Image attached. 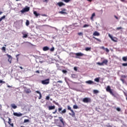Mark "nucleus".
I'll use <instances>...</instances> for the list:
<instances>
[{
	"mask_svg": "<svg viewBox=\"0 0 127 127\" xmlns=\"http://www.w3.org/2000/svg\"><path fill=\"white\" fill-rule=\"evenodd\" d=\"M108 62H109L108 60L105 59L102 63H97V65H99L100 66H104V65H108Z\"/></svg>",
	"mask_w": 127,
	"mask_h": 127,
	"instance_id": "obj_1",
	"label": "nucleus"
},
{
	"mask_svg": "<svg viewBox=\"0 0 127 127\" xmlns=\"http://www.w3.org/2000/svg\"><path fill=\"white\" fill-rule=\"evenodd\" d=\"M67 109L69 111H70V112L72 113H69V116H71L72 118H75V112H74V111H73V110L71 109V107H70V106L69 105L67 106Z\"/></svg>",
	"mask_w": 127,
	"mask_h": 127,
	"instance_id": "obj_2",
	"label": "nucleus"
},
{
	"mask_svg": "<svg viewBox=\"0 0 127 127\" xmlns=\"http://www.w3.org/2000/svg\"><path fill=\"white\" fill-rule=\"evenodd\" d=\"M30 7H27V6H26L25 8H24L22 10L20 11L21 13H24V12H27L29 10H30Z\"/></svg>",
	"mask_w": 127,
	"mask_h": 127,
	"instance_id": "obj_3",
	"label": "nucleus"
},
{
	"mask_svg": "<svg viewBox=\"0 0 127 127\" xmlns=\"http://www.w3.org/2000/svg\"><path fill=\"white\" fill-rule=\"evenodd\" d=\"M106 91L107 92H109L111 94V95L115 96V94L114 93V92H113L112 89H111V87L110 86H107Z\"/></svg>",
	"mask_w": 127,
	"mask_h": 127,
	"instance_id": "obj_4",
	"label": "nucleus"
},
{
	"mask_svg": "<svg viewBox=\"0 0 127 127\" xmlns=\"http://www.w3.org/2000/svg\"><path fill=\"white\" fill-rule=\"evenodd\" d=\"M76 56L75 58H80L79 57H82V56H85V54L82 53H77L74 54Z\"/></svg>",
	"mask_w": 127,
	"mask_h": 127,
	"instance_id": "obj_5",
	"label": "nucleus"
},
{
	"mask_svg": "<svg viewBox=\"0 0 127 127\" xmlns=\"http://www.w3.org/2000/svg\"><path fill=\"white\" fill-rule=\"evenodd\" d=\"M108 36L110 37V38H111L112 41H114V42H118V38L116 37H113V36L111 35L110 34H108Z\"/></svg>",
	"mask_w": 127,
	"mask_h": 127,
	"instance_id": "obj_6",
	"label": "nucleus"
},
{
	"mask_svg": "<svg viewBox=\"0 0 127 127\" xmlns=\"http://www.w3.org/2000/svg\"><path fill=\"white\" fill-rule=\"evenodd\" d=\"M49 79L48 78L47 79L42 80L41 83L43 84V85H48L49 84Z\"/></svg>",
	"mask_w": 127,
	"mask_h": 127,
	"instance_id": "obj_7",
	"label": "nucleus"
},
{
	"mask_svg": "<svg viewBox=\"0 0 127 127\" xmlns=\"http://www.w3.org/2000/svg\"><path fill=\"white\" fill-rule=\"evenodd\" d=\"M82 101L83 103H90L91 102V98L88 97L84 98L83 99Z\"/></svg>",
	"mask_w": 127,
	"mask_h": 127,
	"instance_id": "obj_8",
	"label": "nucleus"
},
{
	"mask_svg": "<svg viewBox=\"0 0 127 127\" xmlns=\"http://www.w3.org/2000/svg\"><path fill=\"white\" fill-rule=\"evenodd\" d=\"M57 5H58L60 7L62 6H65V4L63 2H59L57 3Z\"/></svg>",
	"mask_w": 127,
	"mask_h": 127,
	"instance_id": "obj_9",
	"label": "nucleus"
},
{
	"mask_svg": "<svg viewBox=\"0 0 127 127\" xmlns=\"http://www.w3.org/2000/svg\"><path fill=\"white\" fill-rule=\"evenodd\" d=\"M6 55V56H7V57L8 58V62H9L10 64H11V61L12 60V57H11V56L7 54Z\"/></svg>",
	"mask_w": 127,
	"mask_h": 127,
	"instance_id": "obj_10",
	"label": "nucleus"
},
{
	"mask_svg": "<svg viewBox=\"0 0 127 127\" xmlns=\"http://www.w3.org/2000/svg\"><path fill=\"white\" fill-rule=\"evenodd\" d=\"M59 119H60V122L62 123V125L64 127V126H65V121H64V119L62 117H59Z\"/></svg>",
	"mask_w": 127,
	"mask_h": 127,
	"instance_id": "obj_11",
	"label": "nucleus"
},
{
	"mask_svg": "<svg viewBox=\"0 0 127 127\" xmlns=\"http://www.w3.org/2000/svg\"><path fill=\"white\" fill-rule=\"evenodd\" d=\"M85 83L86 84H88V85H93L94 84H95V83L94 82V81H92V80H88L85 81Z\"/></svg>",
	"mask_w": 127,
	"mask_h": 127,
	"instance_id": "obj_12",
	"label": "nucleus"
},
{
	"mask_svg": "<svg viewBox=\"0 0 127 127\" xmlns=\"http://www.w3.org/2000/svg\"><path fill=\"white\" fill-rule=\"evenodd\" d=\"M24 93H25L26 94H29V93H31V90H30V89H26L24 91Z\"/></svg>",
	"mask_w": 127,
	"mask_h": 127,
	"instance_id": "obj_13",
	"label": "nucleus"
},
{
	"mask_svg": "<svg viewBox=\"0 0 127 127\" xmlns=\"http://www.w3.org/2000/svg\"><path fill=\"white\" fill-rule=\"evenodd\" d=\"M55 106H49L48 107V110L49 111H51L52 110H55Z\"/></svg>",
	"mask_w": 127,
	"mask_h": 127,
	"instance_id": "obj_14",
	"label": "nucleus"
},
{
	"mask_svg": "<svg viewBox=\"0 0 127 127\" xmlns=\"http://www.w3.org/2000/svg\"><path fill=\"white\" fill-rule=\"evenodd\" d=\"M13 115L15 117H21L22 116V114L21 113L18 114L17 113H13Z\"/></svg>",
	"mask_w": 127,
	"mask_h": 127,
	"instance_id": "obj_15",
	"label": "nucleus"
},
{
	"mask_svg": "<svg viewBox=\"0 0 127 127\" xmlns=\"http://www.w3.org/2000/svg\"><path fill=\"white\" fill-rule=\"evenodd\" d=\"M22 34L23 35V36H22L23 38H27V37H28V33L25 34L24 33L22 32Z\"/></svg>",
	"mask_w": 127,
	"mask_h": 127,
	"instance_id": "obj_16",
	"label": "nucleus"
},
{
	"mask_svg": "<svg viewBox=\"0 0 127 127\" xmlns=\"http://www.w3.org/2000/svg\"><path fill=\"white\" fill-rule=\"evenodd\" d=\"M36 93L39 94V100L41 99V98H42V95H41V93L40 92V91H36Z\"/></svg>",
	"mask_w": 127,
	"mask_h": 127,
	"instance_id": "obj_17",
	"label": "nucleus"
},
{
	"mask_svg": "<svg viewBox=\"0 0 127 127\" xmlns=\"http://www.w3.org/2000/svg\"><path fill=\"white\" fill-rule=\"evenodd\" d=\"M93 35L94 36H100V33L97 31H95L94 33H93Z\"/></svg>",
	"mask_w": 127,
	"mask_h": 127,
	"instance_id": "obj_18",
	"label": "nucleus"
},
{
	"mask_svg": "<svg viewBox=\"0 0 127 127\" xmlns=\"http://www.w3.org/2000/svg\"><path fill=\"white\" fill-rule=\"evenodd\" d=\"M95 16H96V14L95 13H93L90 17L91 20H94V17H95Z\"/></svg>",
	"mask_w": 127,
	"mask_h": 127,
	"instance_id": "obj_19",
	"label": "nucleus"
},
{
	"mask_svg": "<svg viewBox=\"0 0 127 127\" xmlns=\"http://www.w3.org/2000/svg\"><path fill=\"white\" fill-rule=\"evenodd\" d=\"M43 51H48V50H49V47L47 46L44 47L43 48Z\"/></svg>",
	"mask_w": 127,
	"mask_h": 127,
	"instance_id": "obj_20",
	"label": "nucleus"
},
{
	"mask_svg": "<svg viewBox=\"0 0 127 127\" xmlns=\"http://www.w3.org/2000/svg\"><path fill=\"white\" fill-rule=\"evenodd\" d=\"M59 13H60L61 14H68L67 12L63 11H61L59 12Z\"/></svg>",
	"mask_w": 127,
	"mask_h": 127,
	"instance_id": "obj_21",
	"label": "nucleus"
},
{
	"mask_svg": "<svg viewBox=\"0 0 127 127\" xmlns=\"http://www.w3.org/2000/svg\"><path fill=\"white\" fill-rule=\"evenodd\" d=\"M33 13L36 17H37L39 15H40V14L37 13V12L36 11H34Z\"/></svg>",
	"mask_w": 127,
	"mask_h": 127,
	"instance_id": "obj_22",
	"label": "nucleus"
},
{
	"mask_svg": "<svg viewBox=\"0 0 127 127\" xmlns=\"http://www.w3.org/2000/svg\"><path fill=\"white\" fill-rule=\"evenodd\" d=\"M11 107L13 109H16V108H17V106H16V105H15V104H11Z\"/></svg>",
	"mask_w": 127,
	"mask_h": 127,
	"instance_id": "obj_23",
	"label": "nucleus"
},
{
	"mask_svg": "<svg viewBox=\"0 0 127 127\" xmlns=\"http://www.w3.org/2000/svg\"><path fill=\"white\" fill-rule=\"evenodd\" d=\"M94 81H95V82H97V83H99L100 82V78L97 77L95 78Z\"/></svg>",
	"mask_w": 127,
	"mask_h": 127,
	"instance_id": "obj_24",
	"label": "nucleus"
},
{
	"mask_svg": "<svg viewBox=\"0 0 127 127\" xmlns=\"http://www.w3.org/2000/svg\"><path fill=\"white\" fill-rule=\"evenodd\" d=\"M85 51H91V47H86L85 49Z\"/></svg>",
	"mask_w": 127,
	"mask_h": 127,
	"instance_id": "obj_25",
	"label": "nucleus"
},
{
	"mask_svg": "<svg viewBox=\"0 0 127 127\" xmlns=\"http://www.w3.org/2000/svg\"><path fill=\"white\" fill-rule=\"evenodd\" d=\"M62 1H64V2H65L66 3H68L69 1H71V0H61Z\"/></svg>",
	"mask_w": 127,
	"mask_h": 127,
	"instance_id": "obj_26",
	"label": "nucleus"
},
{
	"mask_svg": "<svg viewBox=\"0 0 127 127\" xmlns=\"http://www.w3.org/2000/svg\"><path fill=\"white\" fill-rule=\"evenodd\" d=\"M53 103H54V104H55V105H56L57 106H58V107H60V105L59 103H58V102H56V101H53Z\"/></svg>",
	"mask_w": 127,
	"mask_h": 127,
	"instance_id": "obj_27",
	"label": "nucleus"
},
{
	"mask_svg": "<svg viewBox=\"0 0 127 127\" xmlns=\"http://www.w3.org/2000/svg\"><path fill=\"white\" fill-rule=\"evenodd\" d=\"M123 61H125V62L127 61V57H123L122 58Z\"/></svg>",
	"mask_w": 127,
	"mask_h": 127,
	"instance_id": "obj_28",
	"label": "nucleus"
},
{
	"mask_svg": "<svg viewBox=\"0 0 127 127\" xmlns=\"http://www.w3.org/2000/svg\"><path fill=\"white\" fill-rule=\"evenodd\" d=\"M4 18H5V15L2 16V17H1L0 18V21H1V20H2V19H4Z\"/></svg>",
	"mask_w": 127,
	"mask_h": 127,
	"instance_id": "obj_29",
	"label": "nucleus"
},
{
	"mask_svg": "<svg viewBox=\"0 0 127 127\" xmlns=\"http://www.w3.org/2000/svg\"><path fill=\"white\" fill-rule=\"evenodd\" d=\"M66 113V109H64L63 111L60 112V113L62 115V114H65Z\"/></svg>",
	"mask_w": 127,
	"mask_h": 127,
	"instance_id": "obj_30",
	"label": "nucleus"
},
{
	"mask_svg": "<svg viewBox=\"0 0 127 127\" xmlns=\"http://www.w3.org/2000/svg\"><path fill=\"white\" fill-rule=\"evenodd\" d=\"M26 25L27 26H28V25H29V21L28 20H26Z\"/></svg>",
	"mask_w": 127,
	"mask_h": 127,
	"instance_id": "obj_31",
	"label": "nucleus"
},
{
	"mask_svg": "<svg viewBox=\"0 0 127 127\" xmlns=\"http://www.w3.org/2000/svg\"><path fill=\"white\" fill-rule=\"evenodd\" d=\"M89 26H90V25H88V24H85L83 26V27L84 28H86V27H89Z\"/></svg>",
	"mask_w": 127,
	"mask_h": 127,
	"instance_id": "obj_32",
	"label": "nucleus"
},
{
	"mask_svg": "<svg viewBox=\"0 0 127 127\" xmlns=\"http://www.w3.org/2000/svg\"><path fill=\"white\" fill-rule=\"evenodd\" d=\"M93 38H94V39H96V40H97V41H99V42H100V41H101L100 39H98V38H96L95 37H93Z\"/></svg>",
	"mask_w": 127,
	"mask_h": 127,
	"instance_id": "obj_33",
	"label": "nucleus"
},
{
	"mask_svg": "<svg viewBox=\"0 0 127 127\" xmlns=\"http://www.w3.org/2000/svg\"><path fill=\"white\" fill-rule=\"evenodd\" d=\"M24 123H29V120L28 119H25L24 120Z\"/></svg>",
	"mask_w": 127,
	"mask_h": 127,
	"instance_id": "obj_34",
	"label": "nucleus"
},
{
	"mask_svg": "<svg viewBox=\"0 0 127 127\" xmlns=\"http://www.w3.org/2000/svg\"><path fill=\"white\" fill-rule=\"evenodd\" d=\"M8 124H9V125H10L11 124V119L10 118L8 119Z\"/></svg>",
	"mask_w": 127,
	"mask_h": 127,
	"instance_id": "obj_35",
	"label": "nucleus"
},
{
	"mask_svg": "<svg viewBox=\"0 0 127 127\" xmlns=\"http://www.w3.org/2000/svg\"><path fill=\"white\" fill-rule=\"evenodd\" d=\"M93 92H94V94H98V93H99V91H98L97 90H94Z\"/></svg>",
	"mask_w": 127,
	"mask_h": 127,
	"instance_id": "obj_36",
	"label": "nucleus"
},
{
	"mask_svg": "<svg viewBox=\"0 0 127 127\" xmlns=\"http://www.w3.org/2000/svg\"><path fill=\"white\" fill-rule=\"evenodd\" d=\"M61 111H62V107H61V108H58V112L59 113H60L61 112Z\"/></svg>",
	"mask_w": 127,
	"mask_h": 127,
	"instance_id": "obj_37",
	"label": "nucleus"
},
{
	"mask_svg": "<svg viewBox=\"0 0 127 127\" xmlns=\"http://www.w3.org/2000/svg\"><path fill=\"white\" fill-rule=\"evenodd\" d=\"M116 29L117 30H120V29H123V27H117Z\"/></svg>",
	"mask_w": 127,
	"mask_h": 127,
	"instance_id": "obj_38",
	"label": "nucleus"
},
{
	"mask_svg": "<svg viewBox=\"0 0 127 127\" xmlns=\"http://www.w3.org/2000/svg\"><path fill=\"white\" fill-rule=\"evenodd\" d=\"M73 109H78V106L77 105H74L73 107Z\"/></svg>",
	"mask_w": 127,
	"mask_h": 127,
	"instance_id": "obj_39",
	"label": "nucleus"
},
{
	"mask_svg": "<svg viewBox=\"0 0 127 127\" xmlns=\"http://www.w3.org/2000/svg\"><path fill=\"white\" fill-rule=\"evenodd\" d=\"M1 50H2V51H5V47H2L1 48Z\"/></svg>",
	"mask_w": 127,
	"mask_h": 127,
	"instance_id": "obj_40",
	"label": "nucleus"
},
{
	"mask_svg": "<svg viewBox=\"0 0 127 127\" xmlns=\"http://www.w3.org/2000/svg\"><path fill=\"white\" fill-rule=\"evenodd\" d=\"M78 35H79V36H82L83 33H82V32L78 33Z\"/></svg>",
	"mask_w": 127,
	"mask_h": 127,
	"instance_id": "obj_41",
	"label": "nucleus"
},
{
	"mask_svg": "<svg viewBox=\"0 0 127 127\" xmlns=\"http://www.w3.org/2000/svg\"><path fill=\"white\" fill-rule=\"evenodd\" d=\"M49 99H50V97H49V96H46V100L47 101H48V100H49Z\"/></svg>",
	"mask_w": 127,
	"mask_h": 127,
	"instance_id": "obj_42",
	"label": "nucleus"
},
{
	"mask_svg": "<svg viewBox=\"0 0 127 127\" xmlns=\"http://www.w3.org/2000/svg\"><path fill=\"white\" fill-rule=\"evenodd\" d=\"M1 83H2L3 84H5V81L0 80V84H1Z\"/></svg>",
	"mask_w": 127,
	"mask_h": 127,
	"instance_id": "obj_43",
	"label": "nucleus"
},
{
	"mask_svg": "<svg viewBox=\"0 0 127 127\" xmlns=\"http://www.w3.org/2000/svg\"><path fill=\"white\" fill-rule=\"evenodd\" d=\"M55 49H54V47H52V48L50 49V51L53 52L54 51Z\"/></svg>",
	"mask_w": 127,
	"mask_h": 127,
	"instance_id": "obj_44",
	"label": "nucleus"
},
{
	"mask_svg": "<svg viewBox=\"0 0 127 127\" xmlns=\"http://www.w3.org/2000/svg\"><path fill=\"white\" fill-rule=\"evenodd\" d=\"M117 111H118V112H121V108L118 107L117 108H116Z\"/></svg>",
	"mask_w": 127,
	"mask_h": 127,
	"instance_id": "obj_45",
	"label": "nucleus"
},
{
	"mask_svg": "<svg viewBox=\"0 0 127 127\" xmlns=\"http://www.w3.org/2000/svg\"><path fill=\"white\" fill-rule=\"evenodd\" d=\"M62 72H63V73L65 74V73H66L67 72V70H63Z\"/></svg>",
	"mask_w": 127,
	"mask_h": 127,
	"instance_id": "obj_46",
	"label": "nucleus"
},
{
	"mask_svg": "<svg viewBox=\"0 0 127 127\" xmlns=\"http://www.w3.org/2000/svg\"><path fill=\"white\" fill-rule=\"evenodd\" d=\"M122 66H127V63H124L122 64Z\"/></svg>",
	"mask_w": 127,
	"mask_h": 127,
	"instance_id": "obj_47",
	"label": "nucleus"
},
{
	"mask_svg": "<svg viewBox=\"0 0 127 127\" xmlns=\"http://www.w3.org/2000/svg\"><path fill=\"white\" fill-rule=\"evenodd\" d=\"M57 83H60L61 84H62V83H63V81H62V80H59L57 81Z\"/></svg>",
	"mask_w": 127,
	"mask_h": 127,
	"instance_id": "obj_48",
	"label": "nucleus"
},
{
	"mask_svg": "<svg viewBox=\"0 0 127 127\" xmlns=\"http://www.w3.org/2000/svg\"><path fill=\"white\" fill-rule=\"evenodd\" d=\"M71 76L72 77V78H75L76 77V74H72Z\"/></svg>",
	"mask_w": 127,
	"mask_h": 127,
	"instance_id": "obj_49",
	"label": "nucleus"
},
{
	"mask_svg": "<svg viewBox=\"0 0 127 127\" xmlns=\"http://www.w3.org/2000/svg\"><path fill=\"white\" fill-rule=\"evenodd\" d=\"M57 113V109H56L55 112H53V114H55Z\"/></svg>",
	"mask_w": 127,
	"mask_h": 127,
	"instance_id": "obj_50",
	"label": "nucleus"
},
{
	"mask_svg": "<svg viewBox=\"0 0 127 127\" xmlns=\"http://www.w3.org/2000/svg\"><path fill=\"white\" fill-rule=\"evenodd\" d=\"M105 50H106V52H110V50H109L108 49V48H106V49H105Z\"/></svg>",
	"mask_w": 127,
	"mask_h": 127,
	"instance_id": "obj_51",
	"label": "nucleus"
},
{
	"mask_svg": "<svg viewBox=\"0 0 127 127\" xmlns=\"http://www.w3.org/2000/svg\"><path fill=\"white\" fill-rule=\"evenodd\" d=\"M73 69H74V71H77V67H74Z\"/></svg>",
	"mask_w": 127,
	"mask_h": 127,
	"instance_id": "obj_52",
	"label": "nucleus"
},
{
	"mask_svg": "<svg viewBox=\"0 0 127 127\" xmlns=\"http://www.w3.org/2000/svg\"><path fill=\"white\" fill-rule=\"evenodd\" d=\"M121 81H122V82H123V83H125V79H121Z\"/></svg>",
	"mask_w": 127,
	"mask_h": 127,
	"instance_id": "obj_53",
	"label": "nucleus"
},
{
	"mask_svg": "<svg viewBox=\"0 0 127 127\" xmlns=\"http://www.w3.org/2000/svg\"><path fill=\"white\" fill-rule=\"evenodd\" d=\"M25 43H28V44H30V45H32V44H31V43L28 42H25Z\"/></svg>",
	"mask_w": 127,
	"mask_h": 127,
	"instance_id": "obj_54",
	"label": "nucleus"
},
{
	"mask_svg": "<svg viewBox=\"0 0 127 127\" xmlns=\"http://www.w3.org/2000/svg\"><path fill=\"white\" fill-rule=\"evenodd\" d=\"M18 56H19V54H18L16 56V58H17V60H18V57H17Z\"/></svg>",
	"mask_w": 127,
	"mask_h": 127,
	"instance_id": "obj_55",
	"label": "nucleus"
},
{
	"mask_svg": "<svg viewBox=\"0 0 127 127\" xmlns=\"http://www.w3.org/2000/svg\"><path fill=\"white\" fill-rule=\"evenodd\" d=\"M36 73H37L38 74H39V73H40V72L39 71V70H36Z\"/></svg>",
	"mask_w": 127,
	"mask_h": 127,
	"instance_id": "obj_56",
	"label": "nucleus"
},
{
	"mask_svg": "<svg viewBox=\"0 0 127 127\" xmlns=\"http://www.w3.org/2000/svg\"><path fill=\"white\" fill-rule=\"evenodd\" d=\"M114 17H115V18H116V19H119V17H118V16L115 15Z\"/></svg>",
	"mask_w": 127,
	"mask_h": 127,
	"instance_id": "obj_57",
	"label": "nucleus"
},
{
	"mask_svg": "<svg viewBox=\"0 0 127 127\" xmlns=\"http://www.w3.org/2000/svg\"><path fill=\"white\" fill-rule=\"evenodd\" d=\"M101 49H103V50H105L106 49L104 47H101Z\"/></svg>",
	"mask_w": 127,
	"mask_h": 127,
	"instance_id": "obj_58",
	"label": "nucleus"
},
{
	"mask_svg": "<svg viewBox=\"0 0 127 127\" xmlns=\"http://www.w3.org/2000/svg\"><path fill=\"white\" fill-rule=\"evenodd\" d=\"M62 11H66V9L65 8H63V9H62Z\"/></svg>",
	"mask_w": 127,
	"mask_h": 127,
	"instance_id": "obj_59",
	"label": "nucleus"
},
{
	"mask_svg": "<svg viewBox=\"0 0 127 127\" xmlns=\"http://www.w3.org/2000/svg\"><path fill=\"white\" fill-rule=\"evenodd\" d=\"M10 126H11V127H13V124H12V123L11 124H11H10Z\"/></svg>",
	"mask_w": 127,
	"mask_h": 127,
	"instance_id": "obj_60",
	"label": "nucleus"
},
{
	"mask_svg": "<svg viewBox=\"0 0 127 127\" xmlns=\"http://www.w3.org/2000/svg\"><path fill=\"white\" fill-rule=\"evenodd\" d=\"M41 15H42V16H47V15H46V14H42Z\"/></svg>",
	"mask_w": 127,
	"mask_h": 127,
	"instance_id": "obj_61",
	"label": "nucleus"
},
{
	"mask_svg": "<svg viewBox=\"0 0 127 127\" xmlns=\"http://www.w3.org/2000/svg\"><path fill=\"white\" fill-rule=\"evenodd\" d=\"M7 87L8 88H11V86H10V85H7Z\"/></svg>",
	"mask_w": 127,
	"mask_h": 127,
	"instance_id": "obj_62",
	"label": "nucleus"
},
{
	"mask_svg": "<svg viewBox=\"0 0 127 127\" xmlns=\"http://www.w3.org/2000/svg\"><path fill=\"white\" fill-rule=\"evenodd\" d=\"M88 1H89V2H91L92 0H87Z\"/></svg>",
	"mask_w": 127,
	"mask_h": 127,
	"instance_id": "obj_63",
	"label": "nucleus"
},
{
	"mask_svg": "<svg viewBox=\"0 0 127 127\" xmlns=\"http://www.w3.org/2000/svg\"><path fill=\"white\" fill-rule=\"evenodd\" d=\"M121 0V1H122V2H124L125 0Z\"/></svg>",
	"mask_w": 127,
	"mask_h": 127,
	"instance_id": "obj_64",
	"label": "nucleus"
}]
</instances>
